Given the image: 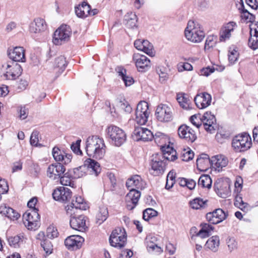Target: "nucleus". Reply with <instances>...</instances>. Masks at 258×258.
Returning a JSON list of instances; mask_svg holds the SVG:
<instances>
[{"instance_id":"1","label":"nucleus","mask_w":258,"mask_h":258,"mask_svg":"<svg viewBox=\"0 0 258 258\" xmlns=\"http://www.w3.org/2000/svg\"><path fill=\"white\" fill-rule=\"evenodd\" d=\"M161 152L152 155L151 173L154 176L162 175L165 170L167 161H174L177 158L176 151L169 145L161 147Z\"/></svg>"},{"instance_id":"2","label":"nucleus","mask_w":258,"mask_h":258,"mask_svg":"<svg viewBox=\"0 0 258 258\" xmlns=\"http://www.w3.org/2000/svg\"><path fill=\"white\" fill-rule=\"evenodd\" d=\"M105 145L102 138L97 136L89 137L86 142V152L89 157L102 159L105 153Z\"/></svg>"},{"instance_id":"3","label":"nucleus","mask_w":258,"mask_h":258,"mask_svg":"<svg viewBox=\"0 0 258 258\" xmlns=\"http://www.w3.org/2000/svg\"><path fill=\"white\" fill-rule=\"evenodd\" d=\"M184 35L188 40L193 43H199L205 37V33L198 22L190 20L184 30Z\"/></svg>"},{"instance_id":"4","label":"nucleus","mask_w":258,"mask_h":258,"mask_svg":"<svg viewBox=\"0 0 258 258\" xmlns=\"http://www.w3.org/2000/svg\"><path fill=\"white\" fill-rule=\"evenodd\" d=\"M190 121L198 128L203 123L205 129L211 133L215 130L214 125L216 122V118L211 112H205L202 116L200 114L193 115L190 117Z\"/></svg>"},{"instance_id":"5","label":"nucleus","mask_w":258,"mask_h":258,"mask_svg":"<svg viewBox=\"0 0 258 258\" xmlns=\"http://www.w3.org/2000/svg\"><path fill=\"white\" fill-rule=\"evenodd\" d=\"M105 132L107 138L109 140L111 144L115 146H121L126 140V135L124 131L117 126H108Z\"/></svg>"},{"instance_id":"6","label":"nucleus","mask_w":258,"mask_h":258,"mask_svg":"<svg viewBox=\"0 0 258 258\" xmlns=\"http://www.w3.org/2000/svg\"><path fill=\"white\" fill-rule=\"evenodd\" d=\"M2 71L4 77L10 80H15L22 73V68L20 64L12 61H8L3 63Z\"/></svg>"},{"instance_id":"7","label":"nucleus","mask_w":258,"mask_h":258,"mask_svg":"<svg viewBox=\"0 0 258 258\" xmlns=\"http://www.w3.org/2000/svg\"><path fill=\"white\" fill-rule=\"evenodd\" d=\"M251 145V138L245 133L235 136L232 142V147L236 152H245L250 148Z\"/></svg>"},{"instance_id":"8","label":"nucleus","mask_w":258,"mask_h":258,"mask_svg":"<svg viewBox=\"0 0 258 258\" xmlns=\"http://www.w3.org/2000/svg\"><path fill=\"white\" fill-rule=\"evenodd\" d=\"M37 209L27 210L23 215V221L25 226L30 230H35L39 226L40 216Z\"/></svg>"},{"instance_id":"9","label":"nucleus","mask_w":258,"mask_h":258,"mask_svg":"<svg viewBox=\"0 0 258 258\" xmlns=\"http://www.w3.org/2000/svg\"><path fill=\"white\" fill-rule=\"evenodd\" d=\"M125 234L123 228L118 227L115 229L112 232L109 238L111 245L119 249L123 247L126 242Z\"/></svg>"},{"instance_id":"10","label":"nucleus","mask_w":258,"mask_h":258,"mask_svg":"<svg viewBox=\"0 0 258 258\" xmlns=\"http://www.w3.org/2000/svg\"><path fill=\"white\" fill-rule=\"evenodd\" d=\"M155 115L158 121L161 122H168L172 120L173 118L172 109L164 104L158 105Z\"/></svg>"},{"instance_id":"11","label":"nucleus","mask_w":258,"mask_h":258,"mask_svg":"<svg viewBox=\"0 0 258 258\" xmlns=\"http://www.w3.org/2000/svg\"><path fill=\"white\" fill-rule=\"evenodd\" d=\"M72 30L69 26L62 25L54 33L53 42L55 45L61 44L63 41L69 40Z\"/></svg>"},{"instance_id":"12","label":"nucleus","mask_w":258,"mask_h":258,"mask_svg":"<svg viewBox=\"0 0 258 258\" xmlns=\"http://www.w3.org/2000/svg\"><path fill=\"white\" fill-rule=\"evenodd\" d=\"M87 206L81 196L75 197V200L73 199L71 204L66 207L67 214L72 216L77 213L78 210H85Z\"/></svg>"},{"instance_id":"13","label":"nucleus","mask_w":258,"mask_h":258,"mask_svg":"<svg viewBox=\"0 0 258 258\" xmlns=\"http://www.w3.org/2000/svg\"><path fill=\"white\" fill-rule=\"evenodd\" d=\"M228 216L227 211L218 208L213 212L208 213L206 217L207 221L212 224H219L225 220Z\"/></svg>"},{"instance_id":"14","label":"nucleus","mask_w":258,"mask_h":258,"mask_svg":"<svg viewBox=\"0 0 258 258\" xmlns=\"http://www.w3.org/2000/svg\"><path fill=\"white\" fill-rule=\"evenodd\" d=\"M66 168L61 163L50 165L47 169V176L51 180H58L64 173Z\"/></svg>"},{"instance_id":"15","label":"nucleus","mask_w":258,"mask_h":258,"mask_svg":"<svg viewBox=\"0 0 258 258\" xmlns=\"http://www.w3.org/2000/svg\"><path fill=\"white\" fill-rule=\"evenodd\" d=\"M178 137L190 143H193L197 139L195 131L185 124L178 127Z\"/></svg>"},{"instance_id":"16","label":"nucleus","mask_w":258,"mask_h":258,"mask_svg":"<svg viewBox=\"0 0 258 258\" xmlns=\"http://www.w3.org/2000/svg\"><path fill=\"white\" fill-rule=\"evenodd\" d=\"M133 60L139 72H145L149 70L151 67L150 60L145 55L136 54L133 56Z\"/></svg>"},{"instance_id":"17","label":"nucleus","mask_w":258,"mask_h":258,"mask_svg":"<svg viewBox=\"0 0 258 258\" xmlns=\"http://www.w3.org/2000/svg\"><path fill=\"white\" fill-rule=\"evenodd\" d=\"M72 191L68 187L61 186L54 189L52 193L53 198L61 202H66L72 197Z\"/></svg>"},{"instance_id":"18","label":"nucleus","mask_w":258,"mask_h":258,"mask_svg":"<svg viewBox=\"0 0 258 258\" xmlns=\"http://www.w3.org/2000/svg\"><path fill=\"white\" fill-rule=\"evenodd\" d=\"M134 137L137 141H151L154 137L153 133L147 128L136 127L134 131Z\"/></svg>"},{"instance_id":"19","label":"nucleus","mask_w":258,"mask_h":258,"mask_svg":"<svg viewBox=\"0 0 258 258\" xmlns=\"http://www.w3.org/2000/svg\"><path fill=\"white\" fill-rule=\"evenodd\" d=\"M141 197V193L135 188H131L129 192L126 195L125 201L127 208L132 210L136 206Z\"/></svg>"},{"instance_id":"20","label":"nucleus","mask_w":258,"mask_h":258,"mask_svg":"<svg viewBox=\"0 0 258 258\" xmlns=\"http://www.w3.org/2000/svg\"><path fill=\"white\" fill-rule=\"evenodd\" d=\"M9 58L14 62H25V50L23 47L16 46L8 50Z\"/></svg>"},{"instance_id":"21","label":"nucleus","mask_w":258,"mask_h":258,"mask_svg":"<svg viewBox=\"0 0 258 258\" xmlns=\"http://www.w3.org/2000/svg\"><path fill=\"white\" fill-rule=\"evenodd\" d=\"M47 29V24L44 19L36 18L31 22L29 25V31L31 33H41Z\"/></svg>"},{"instance_id":"22","label":"nucleus","mask_w":258,"mask_h":258,"mask_svg":"<svg viewBox=\"0 0 258 258\" xmlns=\"http://www.w3.org/2000/svg\"><path fill=\"white\" fill-rule=\"evenodd\" d=\"M211 95L206 92L197 94L194 98L195 104L200 109H204L209 106L211 104Z\"/></svg>"},{"instance_id":"23","label":"nucleus","mask_w":258,"mask_h":258,"mask_svg":"<svg viewBox=\"0 0 258 258\" xmlns=\"http://www.w3.org/2000/svg\"><path fill=\"white\" fill-rule=\"evenodd\" d=\"M84 241L82 236L74 235L68 236L65 239L64 244L69 249H77L81 247Z\"/></svg>"},{"instance_id":"24","label":"nucleus","mask_w":258,"mask_h":258,"mask_svg":"<svg viewBox=\"0 0 258 258\" xmlns=\"http://www.w3.org/2000/svg\"><path fill=\"white\" fill-rule=\"evenodd\" d=\"M76 213L71 217L70 224L71 227L76 230L82 231L84 230L86 227L85 217L83 215L76 216Z\"/></svg>"},{"instance_id":"25","label":"nucleus","mask_w":258,"mask_h":258,"mask_svg":"<svg viewBox=\"0 0 258 258\" xmlns=\"http://www.w3.org/2000/svg\"><path fill=\"white\" fill-rule=\"evenodd\" d=\"M52 154L54 159L58 162L62 164H68L71 161L72 156L62 153L60 150L56 147H54L52 151Z\"/></svg>"},{"instance_id":"26","label":"nucleus","mask_w":258,"mask_h":258,"mask_svg":"<svg viewBox=\"0 0 258 258\" xmlns=\"http://www.w3.org/2000/svg\"><path fill=\"white\" fill-rule=\"evenodd\" d=\"M210 166H211V159L208 155L203 153L198 156L197 159V167L199 170L205 171Z\"/></svg>"},{"instance_id":"27","label":"nucleus","mask_w":258,"mask_h":258,"mask_svg":"<svg viewBox=\"0 0 258 258\" xmlns=\"http://www.w3.org/2000/svg\"><path fill=\"white\" fill-rule=\"evenodd\" d=\"M85 166L87 168V171H89L92 174L97 176L100 173L101 169L100 164L95 160L88 158L84 161Z\"/></svg>"},{"instance_id":"28","label":"nucleus","mask_w":258,"mask_h":258,"mask_svg":"<svg viewBox=\"0 0 258 258\" xmlns=\"http://www.w3.org/2000/svg\"><path fill=\"white\" fill-rule=\"evenodd\" d=\"M228 163V159L223 155H217L211 159V166L220 171L223 167H226Z\"/></svg>"},{"instance_id":"29","label":"nucleus","mask_w":258,"mask_h":258,"mask_svg":"<svg viewBox=\"0 0 258 258\" xmlns=\"http://www.w3.org/2000/svg\"><path fill=\"white\" fill-rule=\"evenodd\" d=\"M248 44L253 50L258 48V25L250 28Z\"/></svg>"},{"instance_id":"30","label":"nucleus","mask_w":258,"mask_h":258,"mask_svg":"<svg viewBox=\"0 0 258 258\" xmlns=\"http://www.w3.org/2000/svg\"><path fill=\"white\" fill-rule=\"evenodd\" d=\"M91 8L87 2H83L81 5L75 7V13L80 18H86L89 16Z\"/></svg>"},{"instance_id":"31","label":"nucleus","mask_w":258,"mask_h":258,"mask_svg":"<svg viewBox=\"0 0 258 258\" xmlns=\"http://www.w3.org/2000/svg\"><path fill=\"white\" fill-rule=\"evenodd\" d=\"M118 76L123 80L125 86H130L134 83V80L131 76L126 75V71L122 67H117L115 69Z\"/></svg>"},{"instance_id":"32","label":"nucleus","mask_w":258,"mask_h":258,"mask_svg":"<svg viewBox=\"0 0 258 258\" xmlns=\"http://www.w3.org/2000/svg\"><path fill=\"white\" fill-rule=\"evenodd\" d=\"M200 226L201 228L195 236L201 238L209 237L210 235L211 232L214 229V227L213 226L208 223H201Z\"/></svg>"},{"instance_id":"33","label":"nucleus","mask_w":258,"mask_h":258,"mask_svg":"<svg viewBox=\"0 0 258 258\" xmlns=\"http://www.w3.org/2000/svg\"><path fill=\"white\" fill-rule=\"evenodd\" d=\"M137 17L135 14L128 13L124 16L123 23L128 28L134 29L137 28Z\"/></svg>"},{"instance_id":"34","label":"nucleus","mask_w":258,"mask_h":258,"mask_svg":"<svg viewBox=\"0 0 258 258\" xmlns=\"http://www.w3.org/2000/svg\"><path fill=\"white\" fill-rule=\"evenodd\" d=\"M178 104L181 107L185 110H187L192 109L189 96L184 93H178Z\"/></svg>"},{"instance_id":"35","label":"nucleus","mask_w":258,"mask_h":258,"mask_svg":"<svg viewBox=\"0 0 258 258\" xmlns=\"http://www.w3.org/2000/svg\"><path fill=\"white\" fill-rule=\"evenodd\" d=\"M220 245V238L217 235L213 236L207 241L205 246L215 252L218 250Z\"/></svg>"},{"instance_id":"36","label":"nucleus","mask_w":258,"mask_h":258,"mask_svg":"<svg viewBox=\"0 0 258 258\" xmlns=\"http://www.w3.org/2000/svg\"><path fill=\"white\" fill-rule=\"evenodd\" d=\"M168 69L163 66L159 65L156 69V71L159 75V81L164 83L168 78Z\"/></svg>"},{"instance_id":"37","label":"nucleus","mask_w":258,"mask_h":258,"mask_svg":"<svg viewBox=\"0 0 258 258\" xmlns=\"http://www.w3.org/2000/svg\"><path fill=\"white\" fill-rule=\"evenodd\" d=\"M73 179L75 178L73 177L72 173L71 171H70L61 175L58 180L60 181L62 185L74 187L75 183Z\"/></svg>"},{"instance_id":"38","label":"nucleus","mask_w":258,"mask_h":258,"mask_svg":"<svg viewBox=\"0 0 258 258\" xmlns=\"http://www.w3.org/2000/svg\"><path fill=\"white\" fill-rule=\"evenodd\" d=\"M108 216L107 208L105 206H102L99 208V210L96 214V223L99 225L105 221Z\"/></svg>"},{"instance_id":"39","label":"nucleus","mask_w":258,"mask_h":258,"mask_svg":"<svg viewBox=\"0 0 258 258\" xmlns=\"http://www.w3.org/2000/svg\"><path fill=\"white\" fill-rule=\"evenodd\" d=\"M155 240V237H153L150 235L147 236L146 238L147 248L149 251H156L157 252H160L162 251L161 248L154 242Z\"/></svg>"},{"instance_id":"40","label":"nucleus","mask_w":258,"mask_h":258,"mask_svg":"<svg viewBox=\"0 0 258 258\" xmlns=\"http://www.w3.org/2000/svg\"><path fill=\"white\" fill-rule=\"evenodd\" d=\"M240 7L238 8L241 13L242 19L244 20L246 22H250L253 18V15L244 8L242 0H240Z\"/></svg>"},{"instance_id":"41","label":"nucleus","mask_w":258,"mask_h":258,"mask_svg":"<svg viewBox=\"0 0 258 258\" xmlns=\"http://www.w3.org/2000/svg\"><path fill=\"white\" fill-rule=\"evenodd\" d=\"M67 64L66 58L63 56L60 55L56 58L54 67L55 69H58V72L60 73H62L65 70Z\"/></svg>"},{"instance_id":"42","label":"nucleus","mask_w":258,"mask_h":258,"mask_svg":"<svg viewBox=\"0 0 258 258\" xmlns=\"http://www.w3.org/2000/svg\"><path fill=\"white\" fill-rule=\"evenodd\" d=\"M212 179L208 175H202L198 181L199 185H201L203 187H207L210 188L212 185Z\"/></svg>"},{"instance_id":"43","label":"nucleus","mask_w":258,"mask_h":258,"mask_svg":"<svg viewBox=\"0 0 258 258\" xmlns=\"http://www.w3.org/2000/svg\"><path fill=\"white\" fill-rule=\"evenodd\" d=\"M141 179V178L140 176L135 175L127 180L126 186L128 188L130 187L131 188H134V187L139 188Z\"/></svg>"},{"instance_id":"44","label":"nucleus","mask_w":258,"mask_h":258,"mask_svg":"<svg viewBox=\"0 0 258 258\" xmlns=\"http://www.w3.org/2000/svg\"><path fill=\"white\" fill-rule=\"evenodd\" d=\"M74 178H79L85 176L87 172V168L83 165L80 166L78 167L73 169L71 171Z\"/></svg>"},{"instance_id":"45","label":"nucleus","mask_w":258,"mask_h":258,"mask_svg":"<svg viewBox=\"0 0 258 258\" xmlns=\"http://www.w3.org/2000/svg\"><path fill=\"white\" fill-rule=\"evenodd\" d=\"M190 206L192 209H199L205 208L207 205V201H203L201 198H196L190 202Z\"/></svg>"},{"instance_id":"46","label":"nucleus","mask_w":258,"mask_h":258,"mask_svg":"<svg viewBox=\"0 0 258 258\" xmlns=\"http://www.w3.org/2000/svg\"><path fill=\"white\" fill-rule=\"evenodd\" d=\"M176 172L174 170L170 171L167 176L165 188L170 189L175 183Z\"/></svg>"},{"instance_id":"47","label":"nucleus","mask_w":258,"mask_h":258,"mask_svg":"<svg viewBox=\"0 0 258 258\" xmlns=\"http://www.w3.org/2000/svg\"><path fill=\"white\" fill-rule=\"evenodd\" d=\"M23 238V236L22 235H16L10 237L8 238V240L11 246L16 248L19 247L20 244L22 242Z\"/></svg>"},{"instance_id":"48","label":"nucleus","mask_w":258,"mask_h":258,"mask_svg":"<svg viewBox=\"0 0 258 258\" xmlns=\"http://www.w3.org/2000/svg\"><path fill=\"white\" fill-rule=\"evenodd\" d=\"M117 105L119 109L126 113H130L133 110L132 106L125 100L118 101Z\"/></svg>"},{"instance_id":"49","label":"nucleus","mask_w":258,"mask_h":258,"mask_svg":"<svg viewBox=\"0 0 258 258\" xmlns=\"http://www.w3.org/2000/svg\"><path fill=\"white\" fill-rule=\"evenodd\" d=\"M194 157V152L190 148H187V149H184L183 152L181 153L180 158L183 161H189L192 160Z\"/></svg>"},{"instance_id":"50","label":"nucleus","mask_w":258,"mask_h":258,"mask_svg":"<svg viewBox=\"0 0 258 258\" xmlns=\"http://www.w3.org/2000/svg\"><path fill=\"white\" fill-rule=\"evenodd\" d=\"M158 212L152 208H148L145 210L143 213V218L145 221H149L152 217L157 216Z\"/></svg>"},{"instance_id":"51","label":"nucleus","mask_w":258,"mask_h":258,"mask_svg":"<svg viewBox=\"0 0 258 258\" xmlns=\"http://www.w3.org/2000/svg\"><path fill=\"white\" fill-rule=\"evenodd\" d=\"M40 245L47 255L52 253L53 246L49 240L44 239L41 241Z\"/></svg>"},{"instance_id":"52","label":"nucleus","mask_w":258,"mask_h":258,"mask_svg":"<svg viewBox=\"0 0 258 258\" xmlns=\"http://www.w3.org/2000/svg\"><path fill=\"white\" fill-rule=\"evenodd\" d=\"M217 194L222 198H226L230 195V190L229 186L226 185L224 187H220L218 189Z\"/></svg>"},{"instance_id":"53","label":"nucleus","mask_w":258,"mask_h":258,"mask_svg":"<svg viewBox=\"0 0 258 258\" xmlns=\"http://www.w3.org/2000/svg\"><path fill=\"white\" fill-rule=\"evenodd\" d=\"M143 52L150 56L153 55V45L148 40H143Z\"/></svg>"},{"instance_id":"54","label":"nucleus","mask_w":258,"mask_h":258,"mask_svg":"<svg viewBox=\"0 0 258 258\" xmlns=\"http://www.w3.org/2000/svg\"><path fill=\"white\" fill-rule=\"evenodd\" d=\"M216 43V38L213 35L209 36L206 40L205 49H209L213 47Z\"/></svg>"},{"instance_id":"55","label":"nucleus","mask_w":258,"mask_h":258,"mask_svg":"<svg viewBox=\"0 0 258 258\" xmlns=\"http://www.w3.org/2000/svg\"><path fill=\"white\" fill-rule=\"evenodd\" d=\"M58 233L56 228L53 226H49L46 230V236L50 239L57 237Z\"/></svg>"},{"instance_id":"56","label":"nucleus","mask_w":258,"mask_h":258,"mask_svg":"<svg viewBox=\"0 0 258 258\" xmlns=\"http://www.w3.org/2000/svg\"><path fill=\"white\" fill-rule=\"evenodd\" d=\"M136 111H144L146 113L147 112H150L149 110L148 103L144 101H140L137 105Z\"/></svg>"},{"instance_id":"57","label":"nucleus","mask_w":258,"mask_h":258,"mask_svg":"<svg viewBox=\"0 0 258 258\" xmlns=\"http://www.w3.org/2000/svg\"><path fill=\"white\" fill-rule=\"evenodd\" d=\"M149 116L146 115H142L141 113H136L135 121L139 125H144L147 122Z\"/></svg>"},{"instance_id":"58","label":"nucleus","mask_w":258,"mask_h":258,"mask_svg":"<svg viewBox=\"0 0 258 258\" xmlns=\"http://www.w3.org/2000/svg\"><path fill=\"white\" fill-rule=\"evenodd\" d=\"M20 215L12 208H8V213L6 217L11 220H15L18 219Z\"/></svg>"},{"instance_id":"59","label":"nucleus","mask_w":258,"mask_h":258,"mask_svg":"<svg viewBox=\"0 0 258 258\" xmlns=\"http://www.w3.org/2000/svg\"><path fill=\"white\" fill-rule=\"evenodd\" d=\"M192 66L188 62H180L178 63V72H182L183 71H191L192 70Z\"/></svg>"},{"instance_id":"60","label":"nucleus","mask_w":258,"mask_h":258,"mask_svg":"<svg viewBox=\"0 0 258 258\" xmlns=\"http://www.w3.org/2000/svg\"><path fill=\"white\" fill-rule=\"evenodd\" d=\"M38 136L39 132L37 131H34L32 132L30 142L31 145L37 146L38 143Z\"/></svg>"},{"instance_id":"61","label":"nucleus","mask_w":258,"mask_h":258,"mask_svg":"<svg viewBox=\"0 0 258 258\" xmlns=\"http://www.w3.org/2000/svg\"><path fill=\"white\" fill-rule=\"evenodd\" d=\"M81 140H78L75 143H73L71 145V149L73 152L77 155H82V152L80 150V143Z\"/></svg>"},{"instance_id":"62","label":"nucleus","mask_w":258,"mask_h":258,"mask_svg":"<svg viewBox=\"0 0 258 258\" xmlns=\"http://www.w3.org/2000/svg\"><path fill=\"white\" fill-rule=\"evenodd\" d=\"M153 138H154L155 141L156 143H161V142L165 141L166 136L163 133L157 132L155 134V135H154Z\"/></svg>"},{"instance_id":"63","label":"nucleus","mask_w":258,"mask_h":258,"mask_svg":"<svg viewBox=\"0 0 258 258\" xmlns=\"http://www.w3.org/2000/svg\"><path fill=\"white\" fill-rule=\"evenodd\" d=\"M8 189L9 187L6 181L4 179L0 178V193H6L8 191Z\"/></svg>"},{"instance_id":"64","label":"nucleus","mask_w":258,"mask_h":258,"mask_svg":"<svg viewBox=\"0 0 258 258\" xmlns=\"http://www.w3.org/2000/svg\"><path fill=\"white\" fill-rule=\"evenodd\" d=\"M237 57L238 53L235 50L230 52L229 54H228V59L231 63H234L237 60Z\"/></svg>"}]
</instances>
